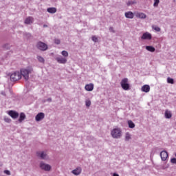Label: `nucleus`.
Segmentation results:
<instances>
[{
  "instance_id": "obj_42",
  "label": "nucleus",
  "mask_w": 176,
  "mask_h": 176,
  "mask_svg": "<svg viewBox=\"0 0 176 176\" xmlns=\"http://www.w3.org/2000/svg\"><path fill=\"white\" fill-rule=\"evenodd\" d=\"M43 28H47V25H43Z\"/></svg>"
},
{
  "instance_id": "obj_37",
  "label": "nucleus",
  "mask_w": 176,
  "mask_h": 176,
  "mask_svg": "<svg viewBox=\"0 0 176 176\" xmlns=\"http://www.w3.org/2000/svg\"><path fill=\"white\" fill-rule=\"evenodd\" d=\"M54 42L56 45H60V43H61V41H60V39H55Z\"/></svg>"
},
{
  "instance_id": "obj_40",
  "label": "nucleus",
  "mask_w": 176,
  "mask_h": 176,
  "mask_svg": "<svg viewBox=\"0 0 176 176\" xmlns=\"http://www.w3.org/2000/svg\"><path fill=\"white\" fill-rule=\"evenodd\" d=\"M4 49H10L9 44H6L3 45Z\"/></svg>"
},
{
  "instance_id": "obj_25",
  "label": "nucleus",
  "mask_w": 176,
  "mask_h": 176,
  "mask_svg": "<svg viewBox=\"0 0 176 176\" xmlns=\"http://www.w3.org/2000/svg\"><path fill=\"white\" fill-rule=\"evenodd\" d=\"M23 36H25V38H27V39H31V38L32 37V36L31 35V33H27V32L23 33Z\"/></svg>"
},
{
  "instance_id": "obj_36",
  "label": "nucleus",
  "mask_w": 176,
  "mask_h": 176,
  "mask_svg": "<svg viewBox=\"0 0 176 176\" xmlns=\"http://www.w3.org/2000/svg\"><path fill=\"white\" fill-rule=\"evenodd\" d=\"M46 101H47V102H52V98H49L47 100H43V102H46Z\"/></svg>"
},
{
  "instance_id": "obj_3",
  "label": "nucleus",
  "mask_w": 176,
  "mask_h": 176,
  "mask_svg": "<svg viewBox=\"0 0 176 176\" xmlns=\"http://www.w3.org/2000/svg\"><path fill=\"white\" fill-rule=\"evenodd\" d=\"M120 85L123 90H130V84H129V78H123L121 80Z\"/></svg>"
},
{
  "instance_id": "obj_33",
  "label": "nucleus",
  "mask_w": 176,
  "mask_h": 176,
  "mask_svg": "<svg viewBox=\"0 0 176 176\" xmlns=\"http://www.w3.org/2000/svg\"><path fill=\"white\" fill-rule=\"evenodd\" d=\"M4 121L6 122V123H10L12 122V120H10V118H9L8 117L5 116Z\"/></svg>"
},
{
  "instance_id": "obj_12",
  "label": "nucleus",
  "mask_w": 176,
  "mask_h": 176,
  "mask_svg": "<svg viewBox=\"0 0 176 176\" xmlns=\"http://www.w3.org/2000/svg\"><path fill=\"white\" fill-rule=\"evenodd\" d=\"M85 90L87 91H93L94 89V85L93 83L87 84L85 87Z\"/></svg>"
},
{
  "instance_id": "obj_1",
  "label": "nucleus",
  "mask_w": 176,
  "mask_h": 176,
  "mask_svg": "<svg viewBox=\"0 0 176 176\" xmlns=\"http://www.w3.org/2000/svg\"><path fill=\"white\" fill-rule=\"evenodd\" d=\"M111 135L116 140L121 138L122 135V129L120 127L113 128L111 131Z\"/></svg>"
},
{
  "instance_id": "obj_38",
  "label": "nucleus",
  "mask_w": 176,
  "mask_h": 176,
  "mask_svg": "<svg viewBox=\"0 0 176 176\" xmlns=\"http://www.w3.org/2000/svg\"><path fill=\"white\" fill-rule=\"evenodd\" d=\"M170 162H171V163H173V164H176V158H172L171 160H170Z\"/></svg>"
},
{
  "instance_id": "obj_34",
  "label": "nucleus",
  "mask_w": 176,
  "mask_h": 176,
  "mask_svg": "<svg viewBox=\"0 0 176 176\" xmlns=\"http://www.w3.org/2000/svg\"><path fill=\"white\" fill-rule=\"evenodd\" d=\"M92 41L93 42L97 43L98 42V38L96 36H92Z\"/></svg>"
},
{
  "instance_id": "obj_13",
  "label": "nucleus",
  "mask_w": 176,
  "mask_h": 176,
  "mask_svg": "<svg viewBox=\"0 0 176 176\" xmlns=\"http://www.w3.org/2000/svg\"><path fill=\"white\" fill-rule=\"evenodd\" d=\"M141 90L144 93H149L151 90V87L148 85H144L142 87Z\"/></svg>"
},
{
  "instance_id": "obj_29",
  "label": "nucleus",
  "mask_w": 176,
  "mask_h": 176,
  "mask_svg": "<svg viewBox=\"0 0 176 176\" xmlns=\"http://www.w3.org/2000/svg\"><path fill=\"white\" fill-rule=\"evenodd\" d=\"M152 28H153V30H155V31H156L157 32H160V31H161L160 28H159L157 26L153 25Z\"/></svg>"
},
{
  "instance_id": "obj_30",
  "label": "nucleus",
  "mask_w": 176,
  "mask_h": 176,
  "mask_svg": "<svg viewBox=\"0 0 176 176\" xmlns=\"http://www.w3.org/2000/svg\"><path fill=\"white\" fill-rule=\"evenodd\" d=\"M159 3H160V0H154L153 6L157 8V6H159Z\"/></svg>"
},
{
  "instance_id": "obj_39",
  "label": "nucleus",
  "mask_w": 176,
  "mask_h": 176,
  "mask_svg": "<svg viewBox=\"0 0 176 176\" xmlns=\"http://www.w3.org/2000/svg\"><path fill=\"white\" fill-rule=\"evenodd\" d=\"M4 174H6L7 175H10V171L6 170H4Z\"/></svg>"
},
{
  "instance_id": "obj_5",
  "label": "nucleus",
  "mask_w": 176,
  "mask_h": 176,
  "mask_svg": "<svg viewBox=\"0 0 176 176\" xmlns=\"http://www.w3.org/2000/svg\"><path fill=\"white\" fill-rule=\"evenodd\" d=\"M36 46L37 49H38V50H41V52H46V50H47L48 49L47 44L42 41H38Z\"/></svg>"
},
{
  "instance_id": "obj_8",
  "label": "nucleus",
  "mask_w": 176,
  "mask_h": 176,
  "mask_svg": "<svg viewBox=\"0 0 176 176\" xmlns=\"http://www.w3.org/2000/svg\"><path fill=\"white\" fill-rule=\"evenodd\" d=\"M55 60L58 63V64H67V60L66 58H64L63 56H58L55 58Z\"/></svg>"
},
{
  "instance_id": "obj_31",
  "label": "nucleus",
  "mask_w": 176,
  "mask_h": 176,
  "mask_svg": "<svg viewBox=\"0 0 176 176\" xmlns=\"http://www.w3.org/2000/svg\"><path fill=\"white\" fill-rule=\"evenodd\" d=\"M167 82H168V83H170V85H174V79H173L170 77H168L167 78Z\"/></svg>"
},
{
  "instance_id": "obj_32",
  "label": "nucleus",
  "mask_w": 176,
  "mask_h": 176,
  "mask_svg": "<svg viewBox=\"0 0 176 176\" xmlns=\"http://www.w3.org/2000/svg\"><path fill=\"white\" fill-rule=\"evenodd\" d=\"M61 54H62V56H63V57H65H65H68V52H67L65 50L62 51Z\"/></svg>"
},
{
  "instance_id": "obj_10",
  "label": "nucleus",
  "mask_w": 176,
  "mask_h": 176,
  "mask_svg": "<svg viewBox=\"0 0 176 176\" xmlns=\"http://www.w3.org/2000/svg\"><path fill=\"white\" fill-rule=\"evenodd\" d=\"M160 157L163 162H166V160H167V158L168 157V153H167V151H162L160 153Z\"/></svg>"
},
{
  "instance_id": "obj_18",
  "label": "nucleus",
  "mask_w": 176,
  "mask_h": 176,
  "mask_svg": "<svg viewBox=\"0 0 176 176\" xmlns=\"http://www.w3.org/2000/svg\"><path fill=\"white\" fill-rule=\"evenodd\" d=\"M32 23H34V18L32 16H29L25 20V24H32Z\"/></svg>"
},
{
  "instance_id": "obj_21",
  "label": "nucleus",
  "mask_w": 176,
  "mask_h": 176,
  "mask_svg": "<svg viewBox=\"0 0 176 176\" xmlns=\"http://www.w3.org/2000/svg\"><path fill=\"white\" fill-rule=\"evenodd\" d=\"M25 119V113H21L19 116V122L21 123V122H23V120H24Z\"/></svg>"
},
{
  "instance_id": "obj_4",
  "label": "nucleus",
  "mask_w": 176,
  "mask_h": 176,
  "mask_svg": "<svg viewBox=\"0 0 176 176\" xmlns=\"http://www.w3.org/2000/svg\"><path fill=\"white\" fill-rule=\"evenodd\" d=\"M21 78V73L20 72H15L10 75V80L16 82L20 80Z\"/></svg>"
},
{
  "instance_id": "obj_41",
  "label": "nucleus",
  "mask_w": 176,
  "mask_h": 176,
  "mask_svg": "<svg viewBox=\"0 0 176 176\" xmlns=\"http://www.w3.org/2000/svg\"><path fill=\"white\" fill-rule=\"evenodd\" d=\"M113 176H119V174H118V173H113Z\"/></svg>"
},
{
  "instance_id": "obj_28",
  "label": "nucleus",
  "mask_w": 176,
  "mask_h": 176,
  "mask_svg": "<svg viewBox=\"0 0 176 176\" xmlns=\"http://www.w3.org/2000/svg\"><path fill=\"white\" fill-rule=\"evenodd\" d=\"M85 105L87 108H89V107H90V105H91V101L89 99L85 100Z\"/></svg>"
},
{
  "instance_id": "obj_24",
  "label": "nucleus",
  "mask_w": 176,
  "mask_h": 176,
  "mask_svg": "<svg viewBox=\"0 0 176 176\" xmlns=\"http://www.w3.org/2000/svg\"><path fill=\"white\" fill-rule=\"evenodd\" d=\"M130 140H131V135L130 133L126 132L125 133V141H130Z\"/></svg>"
},
{
  "instance_id": "obj_14",
  "label": "nucleus",
  "mask_w": 176,
  "mask_h": 176,
  "mask_svg": "<svg viewBox=\"0 0 176 176\" xmlns=\"http://www.w3.org/2000/svg\"><path fill=\"white\" fill-rule=\"evenodd\" d=\"M141 38L142 39H148V40H151V39H152V34H151L148 32H145V33H144L142 34Z\"/></svg>"
},
{
  "instance_id": "obj_17",
  "label": "nucleus",
  "mask_w": 176,
  "mask_h": 176,
  "mask_svg": "<svg viewBox=\"0 0 176 176\" xmlns=\"http://www.w3.org/2000/svg\"><path fill=\"white\" fill-rule=\"evenodd\" d=\"M135 16L138 19H146V14L142 12L136 13Z\"/></svg>"
},
{
  "instance_id": "obj_2",
  "label": "nucleus",
  "mask_w": 176,
  "mask_h": 176,
  "mask_svg": "<svg viewBox=\"0 0 176 176\" xmlns=\"http://www.w3.org/2000/svg\"><path fill=\"white\" fill-rule=\"evenodd\" d=\"M33 71L32 67H29L28 69H21L19 72L21 76H23L25 80H28V79H30V74H32Z\"/></svg>"
},
{
  "instance_id": "obj_6",
  "label": "nucleus",
  "mask_w": 176,
  "mask_h": 176,
  "mask_svg": "<svg viewBox=\"0 0 176 176\" xmlns=\"http://www.w3.org/2000/svg\"><path fill=\"white\" fill-rule=\"evenodd\" d=\"M39 167L41 170H43L44 171H50V170H52V166L48 164H45L43 162H40Z\"/></svg>"
},
{
  "instance_id": "obj_9",
  "label": "nucleus",
  "mask_w": 176,
  "mask_h": 176,
  "mask_svg": "<svg viewBox=\"0 0 176 176\" xmlns=\"http://www.w3.org/2000/svg\"><path fill=\"white\" fill-rule=\"evenodd\" d=\"M43 119H45V113H38L35 117L36 122H41V120H43Z\"/></svg>"
},
{
  "instance_id": "obj_23",
  "label": "nucleus",
  "mask_w": 176,
  "mask_h": 176,
  "mask_svg": "<svg viewBox=\"0 0 176 176\" xmlns=\"http://www.w3.org/2000/svg\"><path fill=\"white\" fill-rule=\"evenodd\" d=\"M128 126L129 129H134V127H135V124L131 120H128Z\"/></svg>"
},
{
  "instance_id": "obj_11",
  "label": "nucleus",
  "mask_w": 176,
  "mask_h": 176,
  "mask_svg": "<svg viewBox=\"0 0 176 176\" xmlns=\"http://www.w3.org/2000/svg\"><path fill=\"white\" fill-rule=\"evenodd\" d=\"M8 115L10 116L12 119H17V118H19V113L13 110L10 111Z\"/></svg>"
},
{
  "instance_id": "obj_7",
  "label": "nucleus",
  "mask_w": 176,
  "mask_h": 176,
  "mask_svg": "<svg viewBox=\"0 0 176 176\" xmlns=\"http://www.w3.org/2000/svg\"><path fill=\"white\" fill-rule=\"evenodd\" d=\"M36 156L41 160H46V159H47V154L45 151H37Z\"/></svg>"
},
{
  "instance_id": "obj_35",
  "label": "nucleus",
  "mask_w": 176,
  "mask_h": 176,
  "mask_svg": "<svg viewBox=\"0 0 176 176\" xmlns=\"http://www.w3.org/2000/svg\"><path fill=\"white\" fill-rule=\"evenodd\" d=\"M109 31L110 32H113V34H115V30L113 29V27H110L109 28Z\"/></svg>"
},
{
  "instance_id": "obj_15",
  "label": "nucleus",
  "mask_w": 176,
  "mask_h": 176,
  "mask_svg": "<svg viewBox=\"0 0 176 176\" xmlns=\"http://www.w3.org/2000/svg\"><path fill=\"white\" fill-rule=\"evenodd\" d=\"M125 17L126 19H134V14L131 11L125 12Z\"/></svg>"
},
{
  "instance_id": "obj_26",
  "label": "nucleus",
  "mask_w": 176,
  "mask_h": 176,
  "mask_svg": "<svg viewBox=\"0 0 176 176\" xmlns=\"http://www.w3.org/2000/svg\"><path fill=\"white\" fill-rule=\"evenodd\" d=\"M135 3H137L135 1H129L126 2L127 6H131V5H135Z\"/></svg>"
},
{
  "instance_id": "obj_16",
  "label": "nucleus",
  "mask_w": 176,
  "mask_h": 176,
  "mask_svg": "<svg viewBox=\"0 0 176 176\" xmlns=\"http://www.w3.org/2000/svg\"><path fill=\"white\" fill-rule=\"evenodd\" d=\"M72 174L74 175H79L82 173V168H77L72 171Z\"/></svg>"
},
{
  "instance_id": "obj_19",
  "label": "nucleus",
  "mask_w": 176,
  "mask_h": 176,
  "mask_svg": "<svg viewBox=\"0 0 176 176\" xmlns=\"http://www.w3.org/2000/svg\"><path fill=\"white\" fill-rule=\"evenodd\" d=\"M47 12H48V13H51V14H54V13H56V12H57V8L54 7L48 8L47 9Z\"/></svg>"
},
{
  "instance_id": "obj_27",
  "label": "nucleus",
  "mask_w": 176,
  "mask_h": 176,
  "mask_svg": "<svg viewBox=\"0 0 176 176\" xmlns=\"http://www.w3.org/2000/svg\"><path fill=\"white\" fill-rule=\"evenodd\" d=\"M37 60L39 61V63H42L43 64L45 63V58L41 56H37Z\"/></svg>"
},
{
  "instance_id": "obj_22",
  "label": "nucleus",
  "mask_w": 176,
  "mask_h": 176,
  "mask_svg": "<svg viewBox=\"0 0 176 176\" xmlns=\"http://www.w3.org/2000/svg\"><path fill=\"white\" fill-rule=\"evenodd\" d=\"M146 49L148 50V52H151V53H153L155 52V49L153 46H146Z\"/></svg>"
},
{
  "instance_id": "obj_20",
  "label": "nucleus",
  "mask_w": 176,
  "mask_h": 176,
  "mask_svg": "<svg viewBox=\"0 0 176 176\" xmlns=\"http://www.w3.org/2000/svg\"><path fill=\"white\" fill-rule=\"evenodd\" d=\"M173 116V114L171 113V111L168 110H166L165 111V118L166 119H171V117Z\"/></svg>"
}]
</instances>
